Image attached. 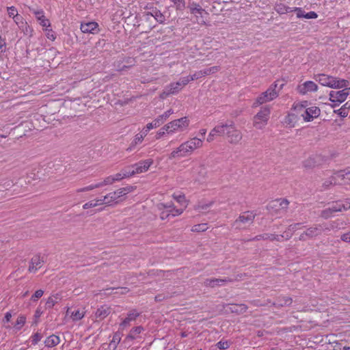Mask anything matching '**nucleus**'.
I'll use <instances>...</instances> for the list:
<instances>
[{"label": "nucleus", "instance_id": "obj_1", "mask_svg": "<svg viewBox=\"0 0 350 350\" xmlns=\"http://www.w3.org/2000/svg\"><path fill=\"white\" fill-rule=\"evenodd\" d=\"M294 109L296 110L303 119L306 122H310L319 117L321 110L318 107H308V102L305 100L294 105Z\"/></svg>", "mask_w": 350, "mask_h": 350}, {"label": "nucleus", "instance_id": "obj_2", "mask_svg": "<svg viewBox=\"0 0 350 350\" xmlns=\"http://www.w3.org/2000/svg\"><path fill=\"white\" fill-rule=\"evenodd\" d=\"M131 191V187H123L116 191L108 193L102 197L103 204L109 206L116 204L122 201V197Z\"/></svg>", "mask_w": 350, "mask_h": 350}, {"label": "nucleus", "instance_id": "obj_3", "mask_svg": "<svg viewBox=\"0 0 350 350\" xmlns=\"http://www.w3.org/2000/svg\"><path fill=\"white\" fill-rule=\"evenodd\" d=\"M256 215L252 211L243 213L233 223L237 229H245L254 222Z\"/></svg>", "mask_w": 350, "mask_h": 350}, {"label": "nucleus", "instance_id": "obj_4", "mask_svg": "<svg viewBox=\"0 0 350 350\" xmlns=\"http://www.w3.org/2000/svg\"><path fill=\"white\" fill-rule=\"evenodd\" d=\"M189 121L187 117L174 120L163 127L167 133H173L177 131H184L188 127Z\"/></svg>", "mask_w": 350, "mask_h": 350}, {"label": "nucleus", "instance_id": "obj_5", "mask_svg": "<svg viewBox=\"0 0 350 350\" xmlns=\"http://www.w3.org/2000/svg\"><path fill=\"white\" fill-rule=\"evenodd\" d=\"M270 108L265 106L261 108L260 111L254 117V126L258 129H261L267 124L269 115Z\"/></svg>", "mask_w": 350, "mask_h": 350}, {"label": "nucleus", "instance_id": "obj_6", "mask_svg": "<svg viewBox=\"0 0 350 350\" xmlns=\"http://www.w3.org/2000/svg\"><path fill=\"white\" fill-rule=\"evenodd\" d=\"M332 227H328L327 225H315L314 226L308 228L300 236L299 239L300 241H306L307 238H313L322 233L324 230H329Z\"/></svg>", "mask_w": 350, "mask_h": 350}, {"label": "nucleus", "instance_id": "obj_7", "mask_svg": "<svg viewBox=\"0 0 350 350\" xmlns=\"http://www.w3.org/2000/svg\"><path fill=\"white\" fill-rule=\"evenodd\" d=\"M350 94V88H346L341 90H332L329 92V100L335 103L333 107L338 105L344 102Z\"/></svg>", "mask_w": 350, "mask_h": 350}, {"label": "nucleus", "instance_id": "obj_8", "mask_svg": "<svg viewBox=\"0 0 350 350\" xmlns=\"http://www.w3.org/2000/svg\"><path fill=\"white\" fill-rule=\"evenodd\" d=\"M278 84L274 83L272 84L265 92L262 93L256 98V103L259 105L265 103L267 102L273 100L274 98L278 96V92L276 91Z\"/></svg>", "mask_w": 350, "mask_h": 350}, {"label": "nucleus", "instance_id": "obj_9", "mask_svg": "<svg viewBox=\"0 0 350 350\" xmlns=\"http://www.w3.org/2000/svg\"><path fill=\"white\" fill-rule=\"evenodd\" d=\"M228 141L231 144H238L243 138L242 133L238 130L233 122H231V126L226 131Z\"/></svg>", "mask_w": 350, "mask_h": 350}, {"label": "nucleus", "instance_id": "obj_10", "mask_svg": "<svg viewBox=\"0 0 350 350\" xmlns=\"http://www.w3.org/2000/svg\"><path fill=\"white\" fill-rule=\"evenodd\" d=\"M317 90V85L311 81H306L304 83L299 85L297 88V92L302 95L306 94L308 92H316Z\"/></svg>", "mask_w": 350, "mask_h": 350}, {"label": "nucleus", "instance_id": "obj_11", "mask_svg": "<svg viewBox=\"0 0 350 350\" xmlns=\"http://www.w3.org/2000/svg\"><path fill=\"white\" fill-rule=\"evenodd\" d=\"M231 282H232V280L229 278L224 279L208 278L204 280V284L206 287L214 288L215 286L224 285L226 283Z\"/></svg>", "mask_w": 350, "mask_h": 350}, {"label": "nucleus", "instance_id": "obj_12", "mask_svg": "<svg viewBox=\"0 0 350 350\" xmlns=\"http://www.w3.org/2000/svg\"><path fill=\"white\" fill-rule=\"evenodd\" d=\"M163 207L165 208H169L170 215H172V217L181 215L185 209L184 208H176L172 202H168L166 204L160 203L157 204L158 210H161Z\"/></svg>", "mask_w": 350, "mask_h": 350}, {"label": "nucleus", "instance_id": "obj_13", "mask_svg": "<svg viewBox=\"0 0 350 350\" xmlns=\"http://www.w3.org/2000/svg\"><path fill=\"white\" fill-rule=\"evenodd\" d=\"M81 30L85 33H96L98 32V25L96 22L81 23Z\"/></svg>", "mask_w": 350, "mask_h": 350}, {"label": "nucleus", "instance_id": "obj_14", "mask_svg": "<svg viewBox=\"0 0 350 350\" xmlns=\"http://www.w3.org/2000/svg\"><path fill=\"white\" fill-rule=\"evenodd\" d=\"M44 263V258L40 256H34L30 262L29 267V272H36L39 268H40Z\"/></svg>", "mask_w": 350, "mask_h": 350}, {"label": "nucleus", "instance_id": "obj_15", "mask_svg": "<svg viewBox=\"0 0 350 350\" xmlns=\"http://www.w3.org/2000/svg\"><path fill=\"white\" fill-rule=\"evenodd\" d=\"M316 80L323 86H327L332 88V84L334 81V77L325 74H320L316 77Z\"/></svg>", "mask_w": 350, "mask_h": 350}, {"label": "nucleus", "instance_id": "obj_16", "mask_svg": "<svg viewBox=\"0 0 350 350\" xmlns=\"http://www.w3.org/2000/svg\"><path fill=\"white\" fill-rule=\"evenodd\" d=\"M231 126V122L228 123H221L215 126L213 129V132L215 133L216 136H224L226 135V131Z\"/></svg>", "mask_w": 350, "mask_h": 350}, {"label": "nucleus", "instance_id": "obj_17", "mask_svg": "<svg viewBox=\"0 0 350 350\" xmlns=\"http://www.w3.org/2000/svg\"><path fill=\"white\" fill-rule=\"evenodd\" d=\"M152 161L150 160H146L142 162H139L135 165H133V167L135 168V172L136 174H140L148 170Z\"/></svg>", "mask_w": 350, "mask_h": 350}, {"label": "nucleus", "instance_id": "obj_18", "mask_svg": "<svg viewBox=\"0 0 350 350\" xmlns=\"http://www.w3.org/2000/svg\"><path fill=\"white\" fill-rule=\"evenodd\" d=\"M110 312L111 310L109 307L102 306L96 311L95 317L96 319L102 320L107 317Z\"/></svg>", "mask_w": 350, "mask_h": 350}, {"label": "nucleus", "instance_id": "obj_19", "mask_svg": "<svg viewBox=\"0 0 350 350\" xmlns=\"http://www.w3.org/2000/svg\"><path fill=\"white\" fill-rule=\"evenodd\" d=\"M139 316V313L133 310H131L129 312V314H127V317L122 320V323H120V327L122 328H124L126 327H127L128 325H129L130 324V322L132 321H134L135 320V319Z\"/></svg>", "mask_w": 350, "mask_h": 350}, {"label": "nucleus", "instance_id": "obj_20", "mask_svg": "<svg viewBox=\"0 0 350 350\" xmlns=\"http://www.w3.org/2000/svg\"><path fill=\"white\" fill-rule=\"evenodd\" d=\"M293 11L295 12L297 18H317V14L313 11L305 14V12L300 8H295Z\"/></svg>", "mask_w": 350, "mask_h": 350}, {"label": "nucleus", "instance_id": "obj_21", "mask_svg": "<svg viewBox=\"0 0 350 350\" xmlns=\"http://www.w3.org/2000/svg\"><path fill=\"white\" fill-rule=\"evenodd\" d=\"M289 202L286 199L275 200L269 204L271 208L277 207L279 210L286 211L288 208Z\"/></svg>", "mask_w": 350, "mask_h": 350}, {"label": "nucleus", "instance_id": "obj_22", "mask_svg": "<svg viewBox=\"0 0 350 350\" xmlns=\"http://www.w3.org/2000/svg\"><path fill=\"white\" fill-rule=\"evenodd\" d=\"M66 314H70L71 319L73 321H79V320L82 319L84 317V316L85 314V311L84 310V309H77L75 311L70 312V309L68 308L67 311H66Z\"/></svg>", "mask_w": 350, "mask_h": 350}, {"label": "nucleus", "instance_id": "obj_23", "mask_svg": "<svg viewBox=\"0 0 350 350\" xmlns=\"http://www.w3.org/2000/svg\"><path fill=\"white\" fill-rule=\"evenodd\" d=\"M189 8H190L191 13L196 15L197 20H198L199 16L202 17V14L204 12L206 13L204 9H202L199 5H197L196 3H193L192 5H191ZM198 21V23H205L203 20H202L200 21Z\"/></svg>", "mask_w": 350, "mask_h": 350}, {"label": "nucleus", "instance_id": "obj_24", "mask_svg": "<svg viewBox=\"0 0 350 350\" xmlns=\"http://www.w3.org/2000/svg\"><path fill=\"white\" fill-rule=\"evenodd\" d=\"M228 306L231 312L238 314H243L247 310V306L245 304H228Z\"/></svg>", "mask_w": 350, "mask_h": 350}, {"label": "nucleus", "instance_id": "obj_25", "mask_svg": "<svg viewBox=\"0 0 350 350\" xmlns=\"http://www.w3.org/2000/svg\"><path fill=\"white\" fill-rule=\"evenodd\" d=\"M337 176L339 178L338 184H350V171H338Z\"/></svg>", "mask_w": 350, "mask_h": 350}, {"label": "nucleus", "instance_id": "obj_26", "mask_svg": "<svg viewBox=\"0 0 350 350\" xmlns=\"http://www.w3.org/2000/svg\"><path fill=\"white\" fill-rule=\"evenodd\" d=\"M339 178L337 176V172L334 173L333 176L325 180L322 185L323 189H327L329 187L338 184Z\"/></svg>", "mask_w": 350, "mask_h": 350}, {"label": "nucleus", "instance_id": "obj_27", "mask_svg": "<svg viewBox=\"0 0 350 350\" xmlns=\"http://www.w3.org/2000/svg\"><path fill=\"white\" fill-rule=\"evenodd\" d=\"M189 147L193 152L196 149L201 148L203 145V140L200 138L193 137L189 141H187Z\"/></svg>", "mask_w": 350, "mask_h": 350}, {"label": "nucleus", "instance_id": "obj_28", "mask_svg": "<svg viewBox=\"0 0 350 350\" xmlns=\"http://www.w3.org/2000/svg\"><path fill=\"white\" fill-rule=\"evenodd\" d=\"M100 205H104L102 197L94 199L92 200H90V201L85 203L83 205V208L88 209V208H94V207H96V206H100Z\"/></svg>", "mask_w": 350, "mask_h": 350}, {"label": "nucleus", "instance_id": "obj_29", "mask_svg": "<svg viewBox=\"0 0 350 350\" xmlns=\"http://www.w3.org/2000/svg\"><path fill=\"white\" fill-rule=\"evenodd\" d=\"M60 342L59 336L56 335H51L45 340L44 344L47 347H53L57 346Z\"/></svg>", "mask_w": 350, "mask_h": 350}, {"label": "nucleus", "instance_id": "obj_30", "mask_svg": "<svg viewBox=\"0 0 350 350\" xmlns=\"http://www.w3.org/2000/svg\"><path fill=\"white\" fill-rule=\"evenodd\" d=\"M192 173L193 174H198L200 178H204L206 175V166L204 164H199L197 166L193 167Z\"/></svg>", "mask_w": 350, "mask_h": 350}, {"label": "nucleus", "instance_id": "obj_31", "mask_svg": "<svg viewBox=\"0 0 350 350\" xmlns=\"http://www.w3.org/2000/svg\"><path fill=\"white\" fill-rule=\"evenodd\" d=\"M188 156L181 144L175 150H174L170 154L171 159L181 158Z\"/></svg>", "mask_w": 350, "mask_h": 350}, {"label": "nucleus", "instance_id": "obj_32", "mask_svg": "<svg viewBox=\"0 0 350 350\" xmlns=\"http://www.w3.org/2000/svg\"><path fill=\"white\" fill-rule=\"evenodd\" d=\"M61 299V295L59 293L49 297L46 302V307L48 308H53Z\"/></svg>", "mask_w": 350, "mask_h": 350}, {"label": "nucleus", "instance_id": "obj_33", "mask_svg": "<svg viewBox=\"0 0 350 350\" xmlns=\"http://www.w3.org/2000/svg\"><path fill=\"white\" fill-rule=\"evenodd\" d=\"M292 303V299L288 297H280L278 298V300L275 303H273V305L277 307H283L285 306H289Z\"/></svg>", "mask_w": 350, "mask_h": 350}, {"label": "nucleus", "instance_id": "obj_34", "mask_svg": "<svg viewBox=\"0 0 350 350\" xmlns=\"http://www.w3.org/2000/svg\"><path fill=\"white\" fill-rule=\"evenodd\" d=\"M332 83L333 84H332V88L340 89L343 88H346L349 82L345 79H340L334 77V81H333Z\"/></svg>", "mask_w": 350, "mask_h": 350}, {"label": "nucleus", "instance_id": "obj_35", "mask_svg": "<svg viewBox=\"0 0 350 350\" xmlns=\"http://www.w3.org/2000/svg\"><path fill=\"white\" fill-rule=\"evenodd\" d=\"M173 113V111L170 109L165 111L163 114L159 116L157 120H154V127L158 125L163 124L171 114Z\"/></svg>", "mask_w": 350, "mask_h": 350}, {"label": "nucleus", "instance_id": "obj_36", "mask_svg": "<svg viewBox=\"0 0 350 350\" xmlns=\"http://www.w3.org/2000/svg\"><path fill=\"white\" fill-rule=\"evenodd\" d=\"M143 139H144L142 138V135H139V134H137L135 136L134 139L131 143V144L129 146V148L126 149V150L129 151V152H131V151L135 150L136 146L138 145L139 144H141L142 142Z\"/></svg>", "mask_w": 350, "mask_h": 350}, {"label": "nucleus", "instance_id": "obj_37", "mask_svg": "<svg viewBox=\"0 0 350 350\" xmlns=\"http://www.w3.org/2000/svg\"><path fill=\"white\" fill-rule=\"evenodd\" d=\"M98 188H100V185L99 184V182L96 184H92L88 186L77 189L76 190V192L77 193L85 192V191H92V190H94V189H98Z\"/></svg>", "mask_w": 350, "mask_h": 350}, {"label": "nucleus", "instance_id": "obj_38", "mask_svg": "<svg viewBox=\"0 0 350 350\" xmlns=\"http://www.w3.org/2000/svg\"><path fill=\"white\" fill-rule=\"evenodd\" d=\"M121 171L122 173L123 174L124 178L132 176L136 174L135 172V168L133 167V165L128 166L122 169Z\"/></svg>", "mask_w": 350, "mask_h": 350}, {"label": "nucleus", "instance_id": "obj_39", "mask_svg": "<svg viewBox=\"0 0 350 350\" xmlns=\"http://www.w3.org/2000/svg\"><path fill=\"white\" fill-rule=\"evenodd\" d=\"M213 204V202H210L208 203L199 202L197 205H196L194 206V208H195V210L198 211H205L207 208H208L209 207H211Z\"/></svg>", "mask_w": 350, "mask_h": 350}, {"label": "nucleus", "instance_id": "obj_40", "mask_svg": "<svg viewBox=\"0 0 350 350\" xmlns=\"http://www.w3.org/2000/svg\"><path fill=\"white\" fill-rule=\"evenodd\" d=\"M183 87L180 85V82L177 81L176 83H171L167 88L170 89V92L172 94H175L178 92L180 90H181Z\"/></svg>", "mask_w": 350, "mask_h": 350}, {"label": "nucleus", "instance_id": "obj_41", "mask_svg": "<svg viewBox=\"0 0 350 350\" xmlns=\"http://www.w3.org/2000/svg\"><path fill=\"white\" fill-rule=\"evenodd\" d=\"M275 10L280 14H285L289 12H293L291 8L287 7L283 4L277 5L275 7Z\"/></svg>", "mask_w": 350, "mask_h": 350}, {"label": "nucleus", "instance_id": "obj_42", "mask_svg": "<svg viewBox=\"0 0 350 350\" xmlns=\"http://www.w3.org/2000/svg\"><path fill=\"white\" fill-rule=\"evenodd\" d=\"M317 164L315 159L310 157L304 161L303 165L305 168L310 169L316 166Z\"/></svg>", "mask_w": 350, "mask_h": 350}, {"label": "nucleus", "instance_id": "obj_43", "mask_svg": "<svg viewBox=\"0 0 350 350\" xmlns=\"http://www.w3.org/2000/svg\"><path fill=\"white\" fill-rule=\"evenodd\" d=\"M26 319L23 316H20L18 317L16 322L14 325V328L16 331L21 329V327L25 325Z\"/></svg>", "mask_w": 350, "mask_h": 350}, {"label": "nucleus", "instance_id": "obj_44", "mask_svg": "<svg viewBox=\"0 0 350 350\" xmlns=\"http://www.w3.org/2000/svg\"><path fill=\"white\" fill-rule=\"evenodd\" d=\"M23 33L24 34L27 36H31L32 33V29L27 25V23L25 22V24H22L18 27Z\"/></svg>", "mask_w": 350, "mask_h": 350}, {"label": "nucleus", "instance_id": "obj_45", "mask_svg": "<svg viewBox=\"0 0 350 350\" xmlns=\"http://www.w3.org/2000/svg\"><path fill=\"white\" fill-rule=\"evenodd\" d=\"M173 198L181 205L184 206V208H185L187 206V203L185 200V197L184 195H174Z\"/></svg>", "mask_w": 350, "mask_h": 350}, {"label": "nucleus", "instance_id": "obj_46", "mask_svg": "<svg viewBox=\"0 0 350 350\" xmlns=\"http://www.w3.org/2000/svg\"><path fill=\"white\" fill-rule=\"evenodd\" d=\"M42 337H43V335L41 333L37 332L36 333L33 334L31 337V344L33 345L38 344V342L41 340Z\"/></svg>", "mask_w": 350, "mask_h": 350}, {"label": "nucleus", "instance_id": "obj_47", "mask_svg": "<svg viewBox=\"0 0 350 350\" xmlns=\"http://www.w3.org/2000/svg\"><path fill=\"white\" fill-rule=\"evenodd\" d=\"M219 66H215L208 68L202 70L204 76L209 75L211 74L215 73L219 70Z\"/></svg>", "mask_w": 350, "mask_h": 350}, {"label": "nucleus", "instance_id": "obj_48", "mask_svg": "<svg viewBox=\"0 0 350 350\" xmlns=\"http://www.w3.org/2000/svg\"><path fill=\"white\" fill-rule=\"evenodd\" d=\"M114 183V178H113L112 176H109L104 178L103 181H100L99 184L100 185V187H105L106 185H112Z\"/></svg>", "mask_w": 350, "mask_h": 350}, {"label": "nucleus", "instance_id": "obj_49", "mask_svg": "<svg viewBox=\"0 0 350 350\" xmlns=\"http://www.w3.org/2000/svg\"><path fill=\"white\" fill-rule=\"evenodd\" d=\"M207 229L206 224H200L192 227L193 232H204Z\"/></svg>", "mask_w": 350, "mask_h": 350}, {"label": "nucleus", "instance_id": "obj_50", "mask_svg": "<svg viewBox=\"0 0 350 350\" xmlns=\"http://www.w3.org/2000/svg\"><path fill=\"white\" fill-rule=\"evenodd\" d=\"M161 212H160V218L161 220H165L168 217L170 216V211H169V208H162L161 210H159Z\"/></svg>", "mask_w": 350, "mask_h": 350}, {"label": "nucleus", "instance_id": "obj_51", "mask_svg": "<svg viewBox=\"0 0 350 350\" xmlns=\"http://www.w3.org/2000/svg\"><path fill=\"white\" fill-rule=\"evenodd\" d=\"M152 129V123H148L146 128L143 129L142 131L138 133L139 135H142L144 139L148 134V133Z\"/></svg>", "mask_w": 350, "mask_h": 350}, {"label": "nucleus", "instance_id": "obj_52", "mask_svg": "<svg viewBox=\"0 0 350 350\" xmlns=\"http://www.w3.org/2000/svg\"><path fill=\"white\" fill-rule=\"evenodd\" d=\"M8 14L10 17H16L18 14L16 8L14 6L8 7Z\"/></svg>", "mask_w": 350, "mask_h": 350}, {"label": "nucleus", "instance_id": "obj_53", "mask_svg": "<svg viewBox=\"0 0 350 350\" xmlns=\"http://www.w3.org/2000/svg\"><path fill=\"white\" fill-rule=\"evenodd\" d=\"M329 207L334 213L342 211V207L340 206V202H336L335 203H333Z\"/></svg>", "mask_w": 350, "mask_h": 350}, {"label": "nucleus", "instance_id": "obj_54", "mask_svg": "<svg viewBox=\"0 0 350 350\" xmlns=\"http://www.w3.org/2000/svg\"><path fill=\"white\" fill-rule=\"evenodd\" d=\"M176 5L177 9L183 10L185 7V0H171Z\"/></svg>", "mask_w": 350, "mask_h": 350}, {"label": "nucleus", "instance_id": "obj_55", "mask_svg": "<svg viewBox=\"0 0 350 350\" xmlns=\"http://www.w3.org/2000/svg\"><path fill=\"white\" fill-rule=\"evenodd\" d=\"M334 213V212L332 211V210H331L330 207L323 210L322 212H321V215L327 219V218H329V217H331L332 215V214Z\"/></svg>", "mask_w": 350, "mask_h": 350}, {"label": "nucleus", "instance_id": "obj_56", "mask_svg": "<svg viewBox=\"0 0 350 350\" xmlns=\"http://www.w3.org/2000/svg\"><path fill=\"white\" fill-rule=\"evenodd\" d=\"M44 294V291L42 290H37L35 293L31 297V300L33 301H37L39 298H40Z\"/></svg>", "mask_w": 350, "mask_h": 350}, {"label": "nucleus", "instance_id": "obj_57", "mask_svg": "<svg viewBox=\"0 0 350 350\" xmlns=\"http://www.w3.org/2000/svg\"><path fill=\"white\" fill-rule=\"evenodd\" d=\"M154 19L160 23H163L165 21V16L159 12H154Z\"/></svg>", "mask_w": 350, "mask_h": 350}, {"label": "nucleus", "instance_id": "obj_58", "mask_svg": "<svg viewBox=\"0 0 350 350\" xmlns=\"http://www.w3.org/2000/svg\"><path fill=\"white\" fill-rule=\"evenodd\" d=\"M216 345L219 349H226L229 347V343L228 341L221 340L218 342Z\"/></svg>", "mask_w": 350, "mask_h": 350}, {"label": "nucleus", "instance_id": "obj_59", "mask_svg": "<svg viewBox=\"0 0 350 350\" xmlns=\"http://www.w3.org/2000/svg\"><path fill=\"white\" fill-rule=\"evenodd\" d=\"M334 112L338 113V114L342 118L347 117L348 116V112L347 109L344 108L343 105L340 109H338L337 111H334Z\"/></svg>", "mask_w": 350, "mask_h": 350}, {"label": "nucleus", "instance_id": "obj_60", "mask_svg": "<svg viewBox=\"0 0 350 350\" xmlns=\"http://www.w3.org/2000/svg\"><path fill=\"white\" fill-rule=\"evenodd\" d=\"M202 77H204V74H203L202 70H200L198 72H196L193 75L190 76L191 81H194V80L198 79H200V78H201Z\"/></svg>", "mask_w": 350, "mask_h": 350}, {"label": "nucleus", "instance_id": "obj_61", "mask_svg": "<svg viewBox=\"0 0 350 350\" xmlns=\"http://www.w3.org/2000/svg\"><path fill=\"white\" fill-rule=\"evenodd\" d=\"M13 19H14L15 23L18 25V27L22 24H25V22L23 21V18L21 16L18 15V14L16 17H14Z\"/></svg>", "mask_w": 350, "mask_h": 350}, {"label": "nucleus", "instance_id": "obj_62", "mask_svg": "<svg viewBox=\"0 0 350 350\" xmlns=\"http://www.w3.org/2000/svg\"><path fill=\"white\" fill-rule=\"evenodd\" d=\"M38 21H40V24L42 27H48L50 26L49 21L48 19H46L44 16L43 17L40 18V19H38Z\"/></svg>", "mask_w": 350, "mask_h": 350}, {"label": "nucleus", "instance_id": "obj_63", "mask_svg": "<svg viewBox=\"0 0 350 350\" xmlns=\"http://www.w3.org/2000/svg\"><path fill=\"white\" fill-rule=\"evenodd\" d=\"M342 209L347 211L350 208V200L347 199L344 202H340Z\"/></svg>", "mask_w": 350, "mask_h": 350}, {"label": "nucleus", "instance_id": "obj_64", "mask_svg": "<svg viewBox=\"0 0 350 350\" xmlns=\"http://www.w3.org/2000/svg\"><path fill=\"white\" fill-rule=\"evenodd\" d=\"M341 240L347 243H350V231L343 234L341 236Z\"/></svg>", "mask_w": 350, "mask_h": 350}]
</instances>
